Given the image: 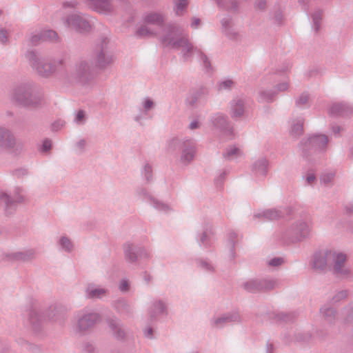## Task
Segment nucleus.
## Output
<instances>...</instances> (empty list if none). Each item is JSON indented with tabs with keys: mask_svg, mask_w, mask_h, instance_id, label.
I'll list each match as a JSON object with an SVG mask.
<instances>
[{
	"mask_svg": "<svg viewBox=\"0 0 353 353\" xmlns=\"http://www.w3.org/2000/svg\"><path fill=\"white\" fill-rule=\"evenodd\" d=\"M346 260V256L342 253L330 251L325 256L317 259L314 262L316 268H323L324 265H333L336 272H340Z\"/></svg>",
	"mask_w": 353,
	"mask_h": 353,
	"instance_id": "f257e3e1",
	"label": "nucleus"
},
{
	"mask_svg": "<svg viewBox=\"0 0 353 353\" xmlns=\"http://www.w3.org/2000/svg\"><path fill=\"white\" fill-rule=\"evenodd\" d=\"M146 24L139 28L138 34L141 36H148L152 34L151 26L161 25L163 22V17L157 13L150 14L145 19Z\"/></svg>",
	"mask_w": 353,
	"mask_h": 353,
	"instance_id": "f03ea898",
	"label": "nucleus"
},
{
	"mask_svg": "<svg viewBox=\"0 0 353 353\" xmlns=\"http://www.w3.org/2000/svg\"><path fill=\"white\" fill-rule=\"evenodd\" d=\"M68 23L83 30H86L89 28L88 23L79 15L72 17L70 19H68Z\"/></svg>",
	"mask_w": 353,
	"mask_h": 353,
	"instance_id": "7ed1b4c3",
	"label": "nucleus"
},
{
	"mask_svg": "<svg viewBox=\"0 0 353 353\" xmlns=\"http://www.w3.org/2000/svg\"><path fill=\"white\" fill-rule=\"evenodd\" d=\"M14 143L12 136L8 132L0 129V144L6 148H10Z\"/></svg>",
	"mask_w": 353,
	"mask_h": 353,
	"instance_id": "20e7f679",
	"label": "nucleus"
},
{
	"mask_svg": "<svg viewBox=\"0 0 353 353\" xmlns=\"http://www.w3.org/2000/svg\"><path fill=\"white\" fill-rule=\"evenodd\" d=\"M90 4L98 12H102L109 9L110 0H89Z\"/></svg>",
	"mask_w": 353,
	"mask_h": 353,
	"instance_id": "39448f33",
	"label": "nucleus"
},
{
	"mask_svg": "<svg viewBox=\"0 0 353 353\" xmlns=\"http://www.w3.org/2000/svg\"><path fill=\"white\" fill-rule=\"evenodd\" d=\"M96 320L97 314H90L86 316H84L79 322L80 329L86 330L87 328L92 325L94 324V322L96 321Z\"/></svg>",
	"mask_w": 353,
	"mask_h": 353,
	"instance_id": "423d86ee",
	"label": "nucleus"
},
{
	"mask_svg": "<svg viewBox=\"0 0 353 353\" xmlns=\"http://www.w3.org/2000/svg\"><path fill=\"white\" fill-rule=\"evenodd\" d=\"M310 141L322 147L327 144V138L325 135H318L312 137Z\"/></svg>",
	"mask_w": 353,
	"mask_h": 353,
	"instance_id": "0eeeda50",
	"label": "nucleus"
},
{
	"mask_svg": "<svg viewBox=\"0 0 353 353\" xmlns=\"http://www.w3.org/2000/svg\"><path fill=\"white\" fill-rule=\"evenodd\" d=\"M187 5L188 3L186 0H177L176 2V13L177 14H181Z\"/></svg>",
	"mask_w": 353,
	"mask_h": 353,
	"instance_id": "6e6552de",
	"label": "nucleus"
},
{
	"mask_svg": "<svg viewBox=\"0 0 353 353\" xmlns=\"http://www.w3.org/2000/svg\"><path fill=\"white\" fill-rule=\"evenodd\" d=\"M105 294V291L103 289H94L89 290L90 297H101Z\"/></svg>",
	"mask_w": 353,
	"mask_h": 353,
	"instance_id": "1a4fd4ad",
	"label": "nucleus"
},
{
	"mask_svg": "<svg viewBox=\"0 0 353 353\" xmlns=\"http://www.w3.org/2000/svg\"><path fill=\"white\" fill-rule=\"evenodd\" d=\"M57 37V34L55 32L52 31V30H48V32H46L45 33V35L43 37V40H46V39H50V40H53L54 39H56Z\"/></svg>",
	"mask_w": 353,
	"mask_h": 353,
	"instance_id": "9d476101",
	"label": "nucleus"
},
{
	"mask_svg": "<svg viewBox=\"0 0 353 353\" xmlns=\"http://www.w3.org/2000/svg\"><path fill=\"white\" fill-rule=\"evenodd\" d=\"M61 244L63 246V248H65L66 250H70L72 247L70 241L65 238H62L61 239Z\"/></svg>",
	"mask_w": 353,
	"mask_h": 353,
	"instance_id": "9b49d317",
	"label": "nucleus"
},
{
	"mask_svg": "<svg viewBox=\"0 0 353 353\" xmlns=\"http://www.w3.org/2000/svg\"><path fill=\"white\" fill-rule=\"evenodd\" d=\"M334 176L332 174H327L323 176L321 180L324 183H328L333 179Z\"/></svg>",
	"mask_w": 353,
	"mask_h": 353,
	"instance_id": "f8f14e48",
	"label": "nucleus"
},
{
	"mask_svg": "<svg viewBox=\"0 0 353 353\" xmlns=\"http://www.w3.org/2000/svg\"><path fill=\"white\" fill-rule=\"evenodd\" d=\"M129 284L127 281H122L119 285V289L123 291H127L128 290Z\"/></svg>",
	"mask_w": 353,
	"mask_h": 353,
	"instance_id": "ddd939ff",
	"label": "nucleus"
},
{
	"mask_svg": "<svg viewBox=\"0 0 353 353\" xmlns=\"http://www.w3.org/2000/svg\"><path fill=\"white\" fill-rule=\"evenodd\" d=\"M282 263H283L282 259L276 258V259H274L271 260L270 261V265H274V266H277V265H281Z\"/></svg>",
	"mask_w": 353,
	"mask_h": 353,
	"instance_id": "4468645a",
	"label": "nucleus"
},
{
	"mask_svg": "<svg viewBox=\"0 0 353 353\" xmlns=\"http://www.w3.org/2000/svg\"><path fill=\"white\" fill-rule=\"evenodd\" d=\"M256 285V283L254 281H252L250 283H248L245 285V288L248 291H250V292H252V291H254V288Z\"/></svg>",
	"mask_w": 353,
	"mask_h": 353,
	"instance_id": "2eb2a0df",
	"label": "nucleus"
},
{
	"mask_svg": "<svg viewBox=\"0 0 353 353\" xmlns=\"http://www.w3.org/2000/svg\"><path fill=\"white\" fill-rule=\"evenodd\" d=\"M179 46H183L185 48H187L188 51L191 48V46L188 43V40L186 39H181Z\"/></svg>",
	"mask_w": 353,
	"mask_h": 353,
	"instance_id": "dca6fc26",
	"label": "nucleus"
},
{
	"mask_svg": "<svg viewBox=\"0 0 353 353\" xmlns=\"http://www.w3.org/2000/svg\"><path fill=\"white\" fill-rule=\"evenodd\" d=\"M50 148H51V141L49 140L44 141V142L43 143V150L44 151H48L50 149Z\"/></svg>",
	"mask_w": 353,
	"mask_h": 353,
	"instance_id": "f3484780",
	"label": "nucleus"
},
{
	"mask_svg": "<svg viewBox=\"0 0 353 353\" xmlns=\"http://www.w3.org/2000/svg\"><path fill=\"white\" fill-rule=\"evenodd\" d=\"M232 84V81H230V80L225 81L220 84V88L225 89L226 88H229L231 86Z\"/></svg>",
	"mask_w": 353,
	"mask_h": 353,
	"instance_id": "a211bd4d",
	"label": "nucleus"
},
{
	"mask_svg": "<svg viewBox=\"0 0 353 353\" xmlns=\"http://www.w3.org/2000/svg\"><path fill=\"white\" fill-rule=\"evenodd\" d=\"M84 112L83 111H79L77 114V117H76V119L77 121H82L83 118H84Z\"/></svg>",
	"mask_w": 353,
	"mask_h": 353,
	"instance_id": "6ab92c4d",
	"label": "nucleus"
},
{
	"mask_svg": "<svg viewBox=\"0 0 353 353\" xmlns=\"http://www.w3.org/2000/svg\"><path fill=\"white\" fill-rule=\"evenodd\" d=\"M7 37L6 32L1 30L0 31V41L5 42Z\"/></svg>",
	"mask_w": 353,
	"mask_h": 353,
	"instance_id": "aec40b11",
	"label": "nucleus"
},
{
	"mask_svg": "<svg viewBox=\"0 0 353 353\" xmlns=\"http://www.w3.org/2000/svg\"><path fill=\"white\" fill-rule=\"evenodd\" d=\"M194 157L193 152L191 151L190 153L184 154V159L187 161H190Z\"/></svg>",
	"mask_w": 353,
	"mask_h": 353,
	"instance_id": "412c9836",
	"label": "nucleus"
},
{
	"mask_svg": "<svg viewBox=\"0 0 353 353\" xmlns=\"http://www.w3.org/2000/svg\"><path fill=\"white\" fill-rule=\"evenodd\" d=\"M152 101H151L150 100H146L144 104V107L145 109H150V108H152Z\"/></svg>",
	"mask_w": 353,
	"mask_h": 353,
	"instance_id": "4be33fe9",
	"label": "nucleus"
},
{
	"mask_svg": "<svg viewBox=\"0 0 353 353\" xmlns=\"http://www.w3.org/2000/svg\"><path fill=\"white\" fill-rule=\"evenodd\" d=\"M239 152V150L236 148H232L230 152H227V156L230 157L232 154H234Z\"/></svg>",
	"mask_w": 353,
	"mask_h": 353,
	"instance_id": "5701e85b",
	"label": "nucleus"
},
{
	"mask_svg": "<svg viewBox=\"0 0 353 353\" xmlns=\"http://www.w3.org/2000/svg\"><path fill=\"white\" fill-rule=\"evenodd\" d=\"M315 179V177L314 176L313 174H310L307 176V181L309 184H311Z\"/></svg>",
	"mask_w": 353,
	"mask_h": 353,
	"instance_id": "b1692460",
	"label": "nucleus"
},
{
	"mask_svg": "<svg viewBox=\"0 0 353 353\" xmlns=\"http://www.w3.org/2000/svg\"><path fill=\"white\" fill-rule=\"evenodd\" d=\"M200 23V20L198 19H194L192 23V26L194 28H197Z\"/></svg>",
	"mask_w": 353,
	"mask_h": 353,
	"instance_id": "393cba45",
	"label": "nucleus"
},
{
	"mask_svg": "<svg viewBox=\"0 0 353 353\" xmlns=\"http://www.w3.org/2000/svg\"><path fill=\"white\" fill-rule=\"evenodd\" d=\"M198 126H199V123L197 121H193L190 125V127L191 129H195V128H198Z\"/></svg>",
	"mask_w": 353,
	"mask_h": 353,
	"instance_id": "a878e982",
	"label": "nucleus"
},
{
	"mask_svg": "<svg viewBox=\"0 0 353 353\" xmlns=\"http://www.w3.org/2000/svg\"><path fill=\"white\" fill-rule=\"evenodd\" d=\"M163 42H164L165 43H166L167 45L172 44L174 46H176L178 45V44H176V43H175V42L172 43V41H167V40H164V41H163Z\"/></svg>",
	"mask_w": 353,
	"mask_h": 353,
	"instance_id": "bb28decb",
	"label": "nucleus"
},
{
	"mask_svg": "<svg viewBox=\"0 0 353 353\" xmlns=\"http://www.w3.org/2000/svg\"><path fill=\"white\" fill-rule=\"evenodd\" d=\"M241 113H242V110H241V107L240 106V107H239V111H238V112H237V111H236V112H234V114H235L236 116H240V115L241 114Z\"/></svg>",
	"mask_w": 353,
	"mask_h": 353,
	"instance_id": "cd10ccee",
	"label": "nucleus"
}]
</instances>
